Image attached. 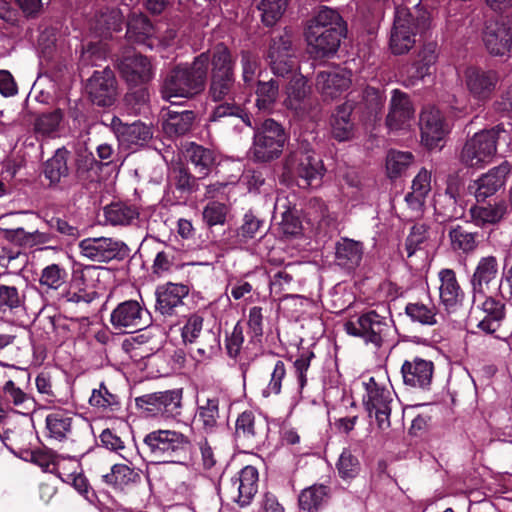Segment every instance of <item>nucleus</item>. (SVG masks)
Segmentation results:
<instances>
[{
	"label": "nucleus",
	"mask_w": 512,
	"mask_h": 512,
	"mask_svg": "<svg viewBox=\"0 0 512 512\" xmlns=\"http://www.w3.org/2000/svg\"><path fill=\"white\" fill-rule=\"evenodd\" d=\"M209 57L202 53L191 65H178L163 78L160 86L161 97L177 103L179 98H192L203 91L207 77Z\"/></svg>",
	"instance_id": "obj_1"
},
{
	"label": "nucleus",
	"mask_w": 512,
	"mask_h": 512,
	"mask_svg": "<svg viewBox=\"0 0 512 512\" xmlns=\"http://www.w3.org/2000/svg\"><path fill=\"white\" fill-rule=\"evenodd\" d=\"M144 452L155 462L175 463L191 448L190 438L177 430L157 429L143 438Z\"/></svg>",
	"instance_id": "obj_2"
},
{
	"label": "nucleus",
	"mask_w": 512,
	"mask_h": 512,
	"mask_svg": "<svg viewBox=\"0 0 512 512\" xmlns=\"http://www.w3.org/2000/svg\"><path fill=\"white\" fill-rule=\"evenodd\" d=\"M503 132H505L504 127L499 124L475 133L465 142L461 150V163L471 168H481L490 163L497 151V140Z\"/></svg>",
	"instance_id": "obj_3"
},
{
	"label": "nucleus",
	"mask_w": 512,
	"mask_h": 512,
	"mask_svg": "<svg viewBox=\"0 0 512 512\" xmlns=\"http://www.w3.org/2000/svg\"><path fill=\"white\" fill-rule=\"evenodd\" d=\"M286 142V134L281 124L274 119H266L254 133L253 145L250 149L257 162H269L282 154Z\"/></svg>",
	"instance_id": "obj_4"
},
{
	"label": "nucleus",
	"mask_w": 512,
	"mask_h": 512,
	"mask_svg": "<svg viewBox=\"0 0 512 512\" xmlns=\"http://www.w3.org/2000/svg\"><path fill=\"white\" fill-rule=\"evenodd\" d=\"M428 20L426 14L415 19L407 9L397 8L389 42L392 53L401 55L412 49L416 33L429 27Z\"/></svg>",
	"instance_id": "obj_5"
},
{
	"label": "nucleus",
	"mask_w": 512,
	"mask_h": 512,
	"mask_svg": "<svg viewBox=\"0 0 512 512\" xmlns=\"http://www.w3.org/2000/svg\"><path fill=\"white\" fill-rule=\"evenodd\" d=\"M258 482V470L247 465L229 480L222 481L219 493L226 501L236 503L239 507H246L257 494Z\"/></svg>",
	"instance_id": "obj_6"
},
{
	"label": "nucleus",
	"mask_w": 512,
	"mask_h": 512,
	"mask_svg": "<svg viewBox=\"0 0 512 512\" xmlns=\"http://www.w3.org/2000/svg\"><path fill=\"white\" fill-rule=\"evenodd\" d=\"M182 397L181 389L159 391L137 397L135 404L144 417L169 419L180 415Z\"/></svg>",
	"instance_id": "obj_7"
},
{
	"label": "nucleus",
	"mask_w": 512,
	"mask_h": 512,
	"mask_svg": "<svg viewBox=\"0 0 512 512\" xmlns=\"http://www.w3.org/2000/svg\"><path fill=\"white\" fill-rule=\"evenodd\" d=\"M363 386L366 392L363 396V404L369 416L374 415L379 429L387 430L391 425L390 415L394 401L391 389L375 377H369L363 381Z\"/></svg>",
	"instance_id": "obj_8"
},
{
	"label": "nucleus",
	"mask_w": 512,
	"mask_h": 512,
	"mask_svg": "<svg viewBox=\"0 0 512 512\" xmlns=\"http://www.w3.org/2000/svg\"><path fill=\"white\" fill-rule=\"evenodd\" d=\"M344 327L349 335L361 337L366 343L379 348L390 331V320L376 311H369L355 321L346 322Z\"/></svg>",
	"instance_id": "obj_9"
},
{
	"label": "nucleus",
	"mask_w": 512,
	"mask_h": 512,
	"mask_svg": "<svg viewBox=\"0 0 512 512\" xmlns=\"http://www.w3.org/2000/svg\"><path fill=\"white\" fill-rule=\"evenodd\" d=\"M105 271V268L94 265L74 270L69 289L62 294V298L69 303H90L96 296L95 289L100 281L101 273Z\"/></svg>",
	"instance_id": "obj_10"
},
{
	"label": "nucleus",
	"mask_w": 512,
	"mask_h": 512,
	"mask_svg": "<svg viewBox=\"0 0 512 512\" xmlns=\"http://www.w3.org/2000/svg\"><path fill=\"white\" fill-rule=\"evenodd\" d=\"M149 312L143 302L126 300L119 303L111 312L110 322L119 332L131 333L148 325Z\"/></svg>",
	"instance_id": "obj_11"
},
{
	"label": "nucleus",
	"mask_w": 512,
	"mask_h": 512,
	"mask_svg": "<svg viewBox=\"0 0 512 512\" xmlns=\"http://www.w3.org/2000/svg\"><path fill=\"white\" fill-rule=\"evenodd\" d=\"M203 323L204 318L201 315H189L181 329V336L185 344L197 343V352L201 356H210L220 347V336L211 329L203 331Z\"/></svg>",
	"instance_id": "obj_12"
},
{
	"label": "nucleus",
	"mask_w": 512,
	"mask_h": 512,
	"mask_svg": "<svg viewBox=\"0 0 512 512\" xmlns=\"http://www.w3.org/2000/svg\"><path fill=\"white\" fill-rule=\"evenodd\" d=\"M80 254L94 262L107 263L121 259L127 252L125 243L111 237H90L79 243Z\"/></svg>",
	"instance_id": "obj_13"
},
{
	"label": "nucleus",
	"mask_w": 512,
	"mask_h": 512,
	"mask_svg": "<svg viewBox=\"0 0 512 512\" xmlns=\"http://www.w3.org/2000/svg\"><path fill=\"white\" fill-rule=\"evenodd\" d=\"M421 142L428 148L439 147L450 132V125L442 112L433 107H425L420 114Z\"/></svg>",
	"instance_id": "obj_14"
},
{
	"label": "nucleus",
	"mask_w": 512,
	"mask_h": 512,
	"mask_svg": "<svg viewBox=\"0 0 512 512\" xmlns=\"http://www.w3.org/2000/svg\"><path fill=\"white\" fill-rule=\"evenodd\" d=\"M269 65L277 76H286L295 66V51L292 37L287 31L272 38L268 54Z\"/></svg>",
	"instance_id": "obj_15"
},
{
	"label": "nucleus",
	"mask_w": 512,
	"mask_h": 512,
	"mask_svg": "<svg viewBox=\"0 0 512 512\" xmlns=\"http://www.w3.org/2000/svg\"><path fill=\"white\" fill-rule=\"evenodd\" d=\"M85 90L93 104L101 107L113 105L117 97L116 78L113 71L109 68L95 71L88 79Z\"/></svg>",
	"instance_id": "obj_16"
},
{
	"label": "nucleus",
	"mask_w": 512,
	"mask_h": 512,
	"mask_svg": "<svg viewBox=\"0 0 512 512\" xmlns=\"http://www.w3.org/2000/svg\"><path fill=\"white\" fill-rule=\"evenodd\" d=\"M344 29H323L316 25H308L305 31L309 52L314 57H325L336 53L339 48Z\"/></svg>",
	"instance_id": "obj_17"
},
{
	"label": "nucleus",
	"mask_w": 512,
	"mask_h": 512,
	"mask_svg": "<svg viewBox=\"0 0 512 512\" xmlns=\"http://www.w3.org/2000/svg\"><path fill=\"white\" fill-rule=\"evenodd\" d=\"M286 168L292 175L303 179L307 186L320 181L324 174L322 161L310 151L298 150L289 155Z\"/></svg>",
	"instance_id": "obj_18"
},
{
	"label": "nucleus",
	"mask_w": 512,
	"mask_h": 512,
	"mask_svg": "<svg viewBox=\"0 0 512 512\" xmlns=\"http://www.w3.org/2000/svg\"><path fill=\"white\" fill-rule=\"evenodd\" d=\"M509 173L510 165L505 161L472 181L468 189L477 202H483L495 195L505 185Z\"/></svg>",
	"instance_id": "obj_19"
},
{
	"label": "nucleus",
	"mask_w": 512,
	"mask_h": 512,
	"mask_svg": "<svg viewBox=\"0 0 512 512\" xmlns=\"http://www.w3.org/2000/svg\"><path fill=\"white\" fill-rule=\"evenodd\" d=\"M415 119V108L405 92L392 91L386 125L391 131L408 130Z\"/></svg>",
	"instance_id": "obj_20"
},
{
	"label": "nucleus",
	"mask_w": 512,
	"mask_h": 512,
	"mask_svg": "<svg viewBox=\"0 0 512 512\" xmlns=\"http://www.w3.org/2000/svg\"><path fill=\"white\" fill-rule=\"evenodd\" d=\"M482 40L489 54L504 56L512 52V23L489 21L486 23Z\"/></svg>",
	"instance_id": "obj_21"
},
{
	"label": "nucleus",
	"mask_w": 512,
	"mask_h": 512,
	"mask_svg": "<svg viewBox=\"0 0 512 512\" xmlns=\"http://www.w3.org/2000/svg\"><path fill=\"white\" fill-rule=\"evenodd\" d=\"M465 85L470 95L477 101L489 100L499 82V74L494 70L468 67L464 72Z\"/></svg>",
	"instance_id": "obj_22"
},
{
	"label": "nucleus",
	"mask_w": 512,
	"mask_h": 512,
	"mask_svg": "<svg viewBox=\"0 0 512 512\" xmlns=\"http://www.w3.org/2000/svg\"><path fill=\"white\" fill-rule=\"evenodd\" d=\"M310 95L311 86L306 77L294 74L285 87L283 105L293 111L295 115L305 116L311 108Z\"/></svg>",
	"instance_id": "obj_23"
},
{
	"label": "nucleus",
	"mask_w": 512,
	"mask_h": 512,
	"mask_svg": "<svg viewBox=\"0 0 512 512\" xmlns=\"http://www.w3.org/2000/svg\"><path fill=\"white\" fill-rule=\"evenodd\" d=\"M479 302L484 315L479 320L477 328L486 334L494 335L497 339H506L508 334L503 328L505 318L504 305L486 295Z\"/></svg>",
	"instance_id": "obj_24"
},
{
	"label": "nucleus",
	"mask_w": 512,
	"mask_h": 512,
	"mask_svg": "<svg viewBox=\"0 0 512 512\" xmlns=\"http://www.w3.org/2000/svg\"><path fill=\"white\" fill-rule=\"evenodd\" d=\"M351 72L341 68L320 71L316 77V89L324 100L340 97L351 85Z\"/></svg>",
	"instance_id": "obj_25"
},
{
	"label": "nucleus",
	"mask_w": 512,
	"mask_h": 512,
	"mask_svg": "<svg viewBox=\"0 0 512 512\" xmlns=\"http://www.w3.org/2000/svg\"><path fill=\"white\" fill-rule=\"evenodd\" d=\"M266 434L264 419L251 410L238 415L235 423L236 438L247 446L253 447L261 443Z\"/></svg>",
	"instance_id": "obj_26"
},
{
	"label": "nucleus",
	"mask_w": 512,
	"mask_h": 512,
	"mask_svg": "<svg viewBox=\"0 0 512 512\" xmlns=\"http://www.w3.org/2000/svg\"><path fill=\"white\" fill-rule=\"evenodd\" d=\"M190 288L183 283L167 282L156 288L155 310L163 316H173L176 308L183 305V299L188 296Z\"/></svg>",
	"instance_id": "obj_27"
},
{
	"label": "nucleus",
	"mask_w": 512,
	"mask_h": 512,
	"mask_svg": "<svg viewBox=\"0 0 512 512\" xmlns=\"http://www.w3.org/2000/svg\"><path fill=\"white\" fill-rule=\"evenodd\" d=\"M498 271L499 265L495 256L488 255L479 259L471 277L474 302L485 297L490 283L496 280Z\"/></svg>",
	"instance_id": "obj_28"
},
{
	"label": "nucleus",
	"mask_w": 512,
	"mask_h": 512,
	"mask_svg": "<svg viewBox=\"0 0 512 512\" xmlns=\"http://www.w3.org/2000/svg\"><path fill=\"white\" fill-rule=\"evenodd\" d=\"M439 298L447 311H455L464 301L465 293L462 289L456 272L450 268H443L438 272Z\"/></svg>",
	"instance_id": "obj_29"
},
{
	"label": "nucleus",
	"mask_w": 512,
	"mask_h": 512,
	"mask_svg": "<svg viewBox=\"0 0 512 512\" xmlns=\"http://www.w3.org/2000/svg\"><path fill=\"white\" fill-rule=\"evenodd\" d=\"M433 372V362L419 357L406 360L401 367L404 384L419 389H427L430 386Z\"/></svg>",
	"instance_id": "obj_30"
},
{
	"label": "nucleus",
	"mask_w": 512,
	"mask_h": 512,
	"mask_svg": "<svg viewBox=\"0 0 512 512\" xmlns=\"http://www.w3.org/2000/svg\"><path fill=\"white\" fill-rule=\"evenodd\" d=\"M469 215L471 222L479 228L494 226L508 215V203L500 199L487 204H475L470 207Z\"/></svg>",
	"instance_id": "obj_31"
},
{
	"label": "nucleus",
	"mask_w": 512,
	"mask_h": 512,
	"mask_svg": "<svg viewBox=\"0 0 512 512\" xmlns=\"http://www.w3.org/2000/svg\"><path fill=\"white\" fill-rule=\"evenodd\" d=\"M119 69L122 76L131 85L148 82L153 76L150 61L142 55L126 56L120 62Z\"/></svg>",
	"instance_id": "obj_32"
},
{
	"label": "nucleus",
	"mask_w": 512,
	"mask_h": 512,
	"mask_svg": "<svg viewBox=\"0 0 512 512\" xmlns=\"http://www.w3.org/2000/svg\"><path fill=\"white\" fill-rule=\"evenodd\" d=\"M352 111V105L344 103L339 105L332 113L330 118V130L333 138L337 141H348L353 138L355 123L351 118Z\"/></svg>",
	"instance_id": "obj_33"
},
{
	"label": "nucleus",
	"mask_w": 512,
	"mask_h": 512,
	"mask_svg": "<svg viewBox=\"0 0 512 512\" xmlns=\"http://www.w3.org/2000/svg\"><path fill=\"white\" fill-rule=\"evenodd\" d=\"M186 157L198 178L208 176L217 162V155L214 150L194 142L186 148Z\"/></svg>",
	"instance_id": "obj_34"
},
{
	"label": "nucleus",
	"mask_w": 512,
	"mask_h": 512,
	"mask_svg": "<svg viewBox=\"0 0 512 512\" xmlns=\"http://www.w3.org/2000/svg\"><path fill=\"white\" fill-rule=\"evenodd\" d=\"M113 127L118 140L128 146L141 145L152 136L150 128L141 122L127 124L119 119H113Z\"/></svg>",
	"instance_id": "obj_35"
},
{
	"label": "nucleus",
	"mask_w": 512,
	"mask_h": 512,
	"mask_svg": "<svg viewBox=\"0 0 512 512\" xmlns=\"http://www.w3.org/2000/svg\"><path fill=\"white\" fill-rule=\"evenodd\" d=\"M450 247L454 252L469 255L474 253L480 243L479 233L472 232L462 225L450 228L448 232Z\"/></svg>",
	"instance_id": "obj_36"
},
{
	"label": "nucleus",
	"mask_w": 512,
	"mask_h": 512,
	"mask_svg": "<svg viewBox=\"0 0 512 512\" xmlns=\"http://www.w3.org/2000/svg\"><path fill=\"white\" fill-rule=\"evenodd\" d=\"M195 120L193 111L184 110L181 112L168 110L163 115L162 128L169 136H181L188 133Z\"/></svg>",
	"instance_id": "obj_37"
},
{
	"label": "nucleus",
	"mask_w": 512,
	"mask_h": 512,
	"mask_svg": "<svg viewBox=\"0 0 512 512\" xmlns=\"http://www.w3.org/2000/svg\"><path fill=\"white\" fill-rule=\"evenodd\" d=\"M89 404L99 413L111 417L120 412L121 401L118 395L111 393L102 383L99 388L93 389Z\"/></svg>",
	"instance_id": "obj_38"
},
{
	"label": "nucleus",
	"mask_w": 512,
	"mask_h": 512,
	"mask_svg": "<svg viewBox=\"0 0 512 512\" xmlns=\"http://www.w3.org/2000/svg\"><path fill=\"white\" fill-rule=\"evenodd\" d=\"M411 189L405 196V201L412 210L420 212L431 190V174L426 169H421L413 179Z\"/></svg>",
	"instance_id": "obj_39"
},
{
	"label": "nucleus",
	"mask_w": 512,
	"mask_h": 512,
	"mask_svg": "<svg viewBox=\"0 0 512 512\" xmlns=\"http://www.w3.org/2000/svg\"><path fill=\"white\" fill-rule=\"evenodd\" d=\"M155 29L144 15H132L127 23L126 37L129 41L153 46Z\"/></svg>",
	"instance_id": "obj_40"
},
{
	"label": "nucleus",
	"mask_w": 512,
	"mask_h": 512,
	"mask_svg": "<svg viewBox=\"0 0 512 512\" xmlns=\"http://www.w3.org/2000/svg\"><path fill=\"white\" fill-rule=\"evenodd\" d=\"M73 415L65 410H54L46 416L49 436L62 441L70 437L73 429Z\"/></svg>",
	"instance_id": "obj_41"
},
{
	"label": "nucleus",
	"mask_w": 512,
	"mask_h": 512,
	"mask_svg": "<svg viewBox=\"0 0 512 512\" xmlns=\"http://www.w3.org/2000/svg\"><path fill=\"white\" fill-rule=\"evenodd\" d=\"M280 93V83L271 78L268 81L258 80L255 89V105L258 110L271 113L277 103Z\"/></svg>",
	"instance_id": "obj_42"
},
{
	"label": "nucleus",
	"mask_w": 512,
	"mask_h": 512,
	"mask_svg": "<svg viewBox=\"0 0 512 512\" xmlns=\"http://www.w3.org/2000/svg\"><path fill=\"white\" fill-rule=\"evenodd\" d=\"M67 279L66 268L58 263H51L41 270L38 283L44 292L49 293L61 290L66 285Z\"/></svg>",
	"instance_id": "obj_43"
},
{
	"label": "nucleus",
	"mask_w": 512,
	"mask_h": 512,
	"mask_svg": "<svg viewBox=\"0 0 512 512\" xmlns=\"http://www.w3.org/2000/svg\"><path fill=\"white\" fill-rule=\"evenodd\" d=\"M69 154L67 149L59 148L55 151L54 155L46 161L44 175L51 185L60 183L63 178L68 176L69 168L67 161Z\"/></svg>",
	"instance_id": "obj_44"
},
{
	"label": "nucleus",
	"mask_w": 512,
	"mask_h": 512,
	"mask_svg": "<svg viewBox=\"0 0 512 512\" xmlns=\"http://www.w3.org/2000/svg\"><path fill=\"white\" fill-rule=\"evenodd\" d=\"M105 224L111 226H126L135 220L139 213L133 206L122 202L111 203L104 207Z\"/></svg>",
	"instance_id": "obj_45"
},
{
	"label": "nucleus",
	"mask_w": 512,
	"mask_h": 512,
	"mask_svg": "<svg viewBox=\"0 0 512 512\" xmlns=\"http://www.w3.org/2000/svg\"><path fill=\"white\" fill-rule=\"evenodd\" d=\"M219 395L216 393L203 396L198 406V421L206 431H212L219 419Z\"/></svg>",
	"instance_id": "obj_46"
},
{
	"label": "nucleus",
	"mask_w": 512,
	"mask_h": 512,
	"mask_svg": "<svg viewBox=\"0 0 512 512\" xmlns=\"http://www.w3.org/2000/svg\"><path fill=\"white\" fill-rule=\"evenodd\" d=\"M32 460L35 464L40 466L44 471L56 474L60 479H67L64 477L63 466L69 464L75 466V460L72 458H64L59 455L46 452H36L32 454Z\"/></svg>",
	"instance_id": "obj_47"
},
{
	"label": "nucleus",
	"mask_w": 512,
	"mask_h": 512,
	"mask_svg": "<svg viewBox=\"0 0 512 512\" xmlns=\"http://www.w3.org/2000/svg\"><path fill=\"white\" fill-rule=\"evenodd\" d=\"M414 156L408 151L390 150L386 156V172L390 179L404 174L413 163Z\"/></svg>",
	"instance_id": "obj_48"
},
{
	"label": "nucleus",
	"mask_w": 512,
	"mask_h": 512,
	"mask_svg": "<svg viewBox=\"0 0 512 512\" xmlns=\"http://www.w3.org/2000/svg\"><path fill=\"white\" fill-rule=\"evenodd\" d=\"M328 496V488L324 485H312L302 490L299 495V506L303 510L313 512L318 510Z\"/></svg>",
	"instance_id": "obj_49"
},
{
	"label": "nucleus",
	"mask_w": 512,
	"mask_h": 512,
	"mask_svg": "<svg viewBox=\"0 0 512 512\" xmlns=\"http://www.w3.org/2000/svg\"><path fill=\"white\" fill-rule=\"evenodd\" d=\"M405 313L413 322H418L422 325L432 326L437 323V308L433 303H408L405 307Z\"/></svg>",
	"instance_id": "obj_50"
},
{
	"label": "nucleus",
	"mask_w": 512,
	"mask_h": 512,
	"mask_svg": "<svg viewBox=\"0 0 512 512\" xmlns=\"http://www.w3.org/2000/svg\"><path fill=\"white\" fill-rule=\"evenodd\" d=\"M123 18L116 8L106 9L96 15L95 29L101 36L107 37L112 31L121 30Z\"/></svg>",
	"instance_id": "obj_51"
},
{
	"label": "nucleus",
	"mask_w": 512,
	"mask_h": 512,
	"mask_svg": "<svg viewBox=\"0 0 512 512\" xmlns=\"http://www.w3.org/2000/svg\"><path fill=\"white\" fill-rule=\"evenodd\" d=\"M212 76H233V65L229 49L223 44L217 45L213 50L211 59Z\"/></svg>",
	"instance_id": "obj_52"
},
{
	"label": "nucleus",
	"mask_w": 512,
	"mask_h": 512,
	"mask_svg": "<svg viewBox=\"0 0 512 512\" xmlns=\"http://www.w3.org/2000/svg\"><path fill=\"white\" fill-rule=\"evenodd\" d=\"M336 257L341 265L347 267L356 266L362 258V246L359 242L344 239L337 245Z\"/></svg>",
	"instance_id": "obj_53"
},
{
	"label": "nucleus",
	"mask_w": 512,
	"mask_h": 512,
	"mask_svg": "<svg viewBox=\"0 0 512 512\" xmlns=\"http://www.w3.org/2000/svg\"><path fill=\"white\" fill-rule=\"evenodd\" d=\"M25 295L15 286L0 284V312H14L24 306Z\"/></svg>",
	"instance_id": "obj_54"
},
{
	"label": "nucleus",
	"mask_w": 512,
	"mask_h": 512,
	"mask_svg": "<svg viewBox=\"0 0 512 512\" xmlns=\"http://www.w3.org/2000/svg\"><path fill=\"white\" fill-rule=\"evenodd\" d=\"M62 119L63 112L60 109L43 113L36 118L34 130L42 136H51L58 131Z\"/></svg>",
	"instance_id": "obj_55"
},
{
	"label": "nucleus",
	"mask_w": 512,
	"mask_h": 512,
	"mask_svg": "<svg viewBox=\"0 0 512 512\" xmlns=\"http://www.w3.org/2000/svg\"><path fill=\"white\" fill-rule=\"evenodd\" d=\"M138 473L126 464H115L111 468V472L103 476L107 484L123 487L129 483L135 482Z\"/></svg>",
	"instance_id": "obj_56"
},
{
	"label": "nucleus",
	"mask_w": 512,
	"mask_h": 512,
	"mask_svg": "<svg viewBox=\"0 0 512 512\" xmlns=\"http://www.w3.org/2000/svg\"><path fill=\"white\" fill-rule=\"evenodd\" d=\"M241 70V77L245 87H252L256 77H259L261 74L258 57L248 51H242Z\"/></svg>",
	"instance_id": "obj_57"
},
{
	"label": "nucleus",
	"mask_w": 512,
	"mask_h": 512,
	"mask_svg": "<svg viewBox=\"0 0 512 512\" xmlns=\"http://www.w3.org/2000/svg\"><path fill=\"white\" fill-rule=\"evenodd\" d=\"M176 266V251L169 247L156 254L152 265V273L158 277H163Z\"/></svg>",
	"instance_id": "obj_58"
},
{
	"label": "nucleus",
	"mask_w": 512,
	"mask_h": 512,
	"mask_svg": "<svg viewBox=\"0 0 512 512\" xmlns=\"http://www.w3.org/2000/svg\"><path fill=\"white\" fill-rule=\"evenodd\" d=\"M308 25H316L327 30L330 28H341L344 29V32L346 31L340 14L328 7H323L317 15L309 21Z\"/></svg>",
	"instance_id": "obj_59"
},
{
	"label": "nucleus",
	"mask_w": 512,
	"mask_h": 512,
	"mask_svg": "<svg viewBox=\"0 0 512 512\" xmlns=\"http://www.w3.org/2000/svg\"><path fill=\"white\" fill-rule=\"evenodd\" d=\"M288 0H262L259 9L262 11V21L267 26L274 25L286 9Z\"/></svg>",
	"instance_id": "obj_60"
},
{
	"label": "nucleus",
	"mask_w": 512,
	"mask_h": 512,
	"mask_svg": "<svg viewBox=\"0 0 512 512\" xmlns=\"http://www.w3.org/2000/svg\"><path fill=\"white\" fill-rule=\"evenodd\" d=\"M427 75L429 74L425 72V69H422L416 62L402 65L398 72L399 82L407 88L417 85Z\"/></svg>",
	"instance_id": "obj_61"
},
{
	"label": "nucleus",
	"mask_w": 512,
	"mask_h": 512,
	"mask_svg": "<svg viewBox=\"0 0 512 512\" xmlns=\"http://www.w3.org/2000/svg\"><path fill=\"white\" fill-rule=\"evenodd\" d=\"M337 470L341 478L351 479L358 475L360 471V462L350 450H343L337 462Z\"/></svg>",
	"instance_id": "obj_62"
},
{
	"label": "nucleus",
	"mask_w": 512,
	"mask_h": 512,
	"mask_svg": "<svg viewBox=\"0 0 512 512\" xmlns=\"http://www.w3.org/2000/svg\"><path fill=\"white\" fill-rule=\"evenodd\" d=\"M263 312L262 308L254 306L250 308L248 315V328L250 341L249 344L253 346H259L261 337L263 335Z\"/></svg>",
	"instance_id": "obj_63"
},
{
	"label": "nucleus",
	"mask_w": 512,
	"mask_h": 512,
	"mask_svg": "<svg viewBox=\"0 0 512 512\" xmlns=\"http://www.w3.org/2000/svg\"><path fill=\"white\" fill-rule=\"evenodd\" d=\"M234 86L233 76H212L210 85V96L213 101H221L225 99Z\"/></svg>",
	"instance_id": "obj_64"
}]
</instances>
